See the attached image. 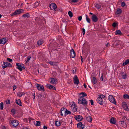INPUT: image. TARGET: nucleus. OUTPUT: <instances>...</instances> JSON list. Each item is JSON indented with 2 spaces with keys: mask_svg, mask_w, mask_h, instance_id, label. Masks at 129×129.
<instances>
[{
  "mask_svg": "<svg viewBox=\"0 0 129 129\" xmlns=\"http://www.w3.org/2000/svg\"><path fill=\"white\" fill-rule=\"evenodd\" d=\"M80 94H82V96L78 99V104H82L85 106H86L87 104V102L84 97L87 96L86 94L83 92H82Z\"/></svg>",
  "mask_w": 129,
  "mask_h": 129,
  "instance_id": "obj_1",
  "label": "nucleus"
},
{
  "mask_svg": "<svg viewBox=\"0 0 129 129\" xmlns=\"http://www.w3.org/2000/svg\"><path fill=\"white\" fill-rule=\"evenodd\" d=\"M23 10L22 9H19L15 11L14 13L10 14L11 16H16L19 14L23 12Z\"/></svg>",
  "mask_w": 129,
  "mask_h": 129,
  "instance_id": "obj_2",
  "label": "nucleus"
},
{
  "mask_svg": "<svg viewBox=\"0 0 129 129\" xmlns=\"http://www.w3.org/2000/svg\"><path fill=\"white\" fill-rule=\"evenodd\" d=\"M16 66H17L16 68L20 71H21L22 70L24 69H25L24 65L20 63H17Z\"/></svg>",
  "mask_w": 129,
  "mask_h": 129,
  "instance_id": "obj_3",
  "label": "nucleus"
},
{
  "mask_svg": "<svg viewBox=\"0 0 129 129\" xmlns=\"http://www.w3.org/2000/svg\"><path fill=\"white\" fill-rule=\"evenodd\" d=\"M108 99L111 102L114 104H116V102L115 99L112 95H109Z\"/></svg>",
  "mask_w": 129,
  "mask_h": 129,
  "instance_id": "obj_4",
  "label": "nucleus"
},
{
  "mask_svg": "<svg viewBox=\"0 0 129 129\" xmlns=\"http://www.w3.org/2000/svg\"><path fill=\"white\" fill-rule=\"evenodd\" d=\"M36 85L37 86V88L39 90H42L43 91L45 90L43 85L39 84L38 83H36Z\"/></svg>",
  "mask_w": 129,
  "mask_h": 129,
  "instance_id": "obj_5",
  "label": "nucleus"
},
{
  "mask_svg": "<svg viewBox=\"0 0 129 129\" xmlns=\"http://www.w3.org/2000/svg\"><path fill=\"white\" fill-rule=\"evenodd\" d=\"M74 83L75 84L77 85L79 83V80L78 79L77 76L75 75L73 78Z\"/></svg>",
  "mask_w": 129,
  "mask_h": 129,
  "instance_id": "obj_6",
  "label": "nucleus"
},
{
  "mask_svg": "<svg viewBox=\"0 0 129 129\" xmlns=\"http://www.w3.org/2000/svg\"><path fill=\"white\" fill-rule=\"evenodd\" d=\"M70 57L71 58H74L75 56V52L74 50L72 49L70 51Z\"/></svg>",
  "mask_w": 129,
  "mask_h": 129,
  "instance_id": "obj_7",
  "label": "nucleus"
},
{
  "mask_svg": "<svg viewBox=\"0 0 129 129\" xmlns=\"http://www.w3.org/2000/svg\"><path fill=\"white\" fill-rule=\"evenodd\" d=\"M11 123L12 124L13 126L14 127H16L19 124L18 121L15 120H12Z\"/></svg>",
  "mask_w": 129,
  "mask_h": 129,
  "instance_id": "obj_8",
  "label": "nucleus"
},
{
  "mask_svg": "<svg viewBox=\"0 0 129 129\" xmlns=\"http://www.w3.org/2000/svg\"><path fill=\"white\" fill-rule=\"evenodd\" d=\"M119 123L120 126H122L124 128L126 127H127L126 123L123 121H119Z\"/></svg>",
  "mask_w": 129,
  "mask_h": 129,
  "instance_id": "obj_9",
  "label": "nucleus"
},
{
  "mask_svg": "<svg viewBox=\"0 0 129 129\" xmlns=\"http://www.w3.org/2000/svg\"><path fill=\"white\" fill-rule=\"evenodd\" d=\"M85 125L83 124L82 122H80L77 124V127L81 129H83Z\"/></svg>",
  "mask_w": 129,
  "mask_h": 129,
  "instance_id": "obj_10",
  "label": "nucleus"
},
{
  "mask_svg": "<svg viewBox=\"0 0 129 129\" xmlns=\"http://www.w3.org/2000/svg\"><path fill=\"white\" fill-rule=\"evenodd\" d=\"M122 106L124 110L127 111H129V109L128 108L127 105L125 102L123 103Z\"/></svg>",
  "mask_w": 129,
  "mask_h": 129,
  "instance_id": "obj_11",
  "label": "nucleus"
},
{
  "mask_svg": "<svg viewBox=\"0 0 129 129\" xmlns=\"http://www.w3.org/2000/svg\"><path fill=\"white\" fill-rule=\"evenodd\" d=\"M91 19L93 22H96L98 20V18L96 15L93 14L91 17Z\"/></svg>",
  "mask_w": 129,
  "mask_h": 129,
  "instance_id": "obj_12",
  "label": "nucleus"
},
{
  "mask_svg": "<svg viewBox=\"0 0 129 129\" xmlns=\"http://www.w3.org/2000/svg\"><path fill=\"white\" fill-rule=\"evenodd\" d=\"M50 7L51 9L55 10L57 8V6L55 3H52L50 5Z\"/></svg>",
  "mask_w": 129,
  "mask_h": 129,
  "instance_id": "obj_13",
  "label": "nucleus"
},
{
  "mask_svg": "<svg viewBox=\"0 0 129 129\" xmlns=\"http://www.w3.org/2000/svg\"><path fill=\"white\" fill-rule=\"evenodd\" d=\"M75 118L78 121H81L83 119L82 117L80 115L76 116Z\"/></svg>",
  "mask_w": 129,
  "mask_h": 129,
  "instance_id": "obj_14",
  "label": "nucleus"
},
{
  "mask_svg": "<svg viewBox=\"0 0 129 129\" xmlns=\"http://www.w3.org/2000/svg\"><path fill=\"white\" fill-rule=\"evenodd\" d=\"M122 43L119 40L115 41L114 43V44L116 45L118 47H120L119 45H120Z\"/></svg>",
  "mask_w": 129,
  "mask_h": 129,
  "instance_id": "obj_15",
  "label": "nucleus"
},
{
  "mask_svg": "<svg viewBox=\"0 0 129 129\" xmlns=\"http://www.w3.org/2000/svg\"><path fill=\"white\" fill-rule=\"evenodd\" d=\"M66 110V108H64L63 107L61 109L60 111V115H61L62 116L63 115V113H65Z\"/></svg>",
  "mask_w": 129,
  "mask_h": 129,
  "instance_id": "obj_16",
  "label": "nucleus"
},
{
  "mask_svg": "<svg viewBox=\"0 0 129 129\" xmlns=\"http://www.w3.org/2000/svg\"><path fill=\"white\" fill-rule=\"evenodd\" d=\"M47 88H48L49 89L53 90H56L55 87L53 86L50 85L49 84H47Z\"/></svg>",
  "mask_w": 129,
  "mask_h": 129,
  "instance_id": "obj_17",
  "label": "nucleus"
},
{
  "mask_svg": "<svg viewBox=\"0 0 129 129\" xmlns=\"http://www.w3.org/2000/svg\"><path fill=\"white\" fill-rule=\"evenodd\" d=\"M51 81L50 82L52 84H56V83L57 82V80L56 78H51Z\"/></svg>",
  "mask_w": 129,
  "mask_h": 129,
  "instance_id": "obj_18",
  "label": "nucleus"
},
{
  "mask_svg": "<svg viewBox=\"0 0 129 129\" xmlns=\"http://www.w3.org/2000/svg\"><path fill=\"white\" fill-rule=\"evenodd\" d=\"M98 103L101 105H103V100L101 97H99L98 98Z\"/></svg>",
  "mask_w": 129,
  "mask_h": 129,
  "instance_id": "obj_19",
  "label": "nucleus"
},
{
  "mask_svg": "<svg viewBox=\"0 0 129 129\" xmlns=\"http://www.w3.org/2000/svg\"><path fill=\"white\" fill-rule=\"evenodd\" d=\"M6 42V39L3 38L1 39L0 41V44H4Z\"/></svg>",
  "mask_w": 129,
  "mask_h": 129,
  "instance_id": "obj_20",
  "label": "nucleus"
},
{
  "mask_svg": "<svg viewBox=\"0 0 129 129\" xmlns=\"http://www.w3.org/2000/svg\"><path fill=\"white\" fill-rule=\"evenodd\" d=\"M8 62H3V64L2 65L3 68L4 69L8 67Z\"/></svg>",
  "mask_w": 129,
  "mask_h": 129,
  "instance_id": "obj_21",
  "label": "nucleus"
},
{
  "mask_svg": "<svg viewBox=\"0 0 129 129\" xmlns=\"http://www.w3.org/2000/svg\"><path fill=\"white\" fill-rule=\"evenodd\" d=\"M110 122L112 124H115L116 123L114 117H112L110 120Z\"/></svg>",
  "mask_w": 129,
  "mask_h": 129,
  "instance_id": "obj_22",
  "label": "nucleus"
},
{
  "mask_svg": "<svg viewBox=\"0 0 129 129\" xmlns=\"http://www.w3.org/2000/svg\"><path fill=\"white\" fill-rule=\"evenodd\" d=\"M92 81L94 84H95L97 82V80L94 77H92Z\"/></svg>",
  "mask_w": 129,
  "mask_h": 129,
  "instance_id": "obj_23",
  "label": "nucleus"
},
{
  "mask_svg": "<svg viewBox=\"0 0 129 129\" xmlns=\"http://www.w3.org/2000/svg\"><path fill=\"white\" fill-rule=\"evenodd\" d=\"M86 119L87 121L90 122H91L92 121V118L90 116H88L86 117Z\"/></svg>",
  "mask_w": 129,
  "mask_h": 129,
  "instance_id": "obj_24",
  "label": "nucleus"
},
{
  "mask_svg": "<svg viewBox=\"0 0 129 129\" xmlns=\"http://www.w3.org/2000/svg\"><path fill=\"white\" fill-rule=\"evenodd\" d=\"M121 74L122 78L123 79H125L127 77V75L125 73H124L123 72H122Z\"/></svg>",
  "mask_w": 129,
  "mask_h": 129,
  "instance_id": "obj_25",
  "label": "nucleus"
},
{
  "mask_svg": "<svg viewBox=\"0 0 129 129\" xmlns=\"http://www.w3.org/2000/svg\"><path fill=\"white\" fill-rule=\"evenodd\" d=\"M30 15L29 13H26L22 15V17L24 18H28L30 17Z\"/></svg>",
  "mask_w": 129,
  "mask_h": 129,
  "instance_id": "obj_26",
  "label": "nucleus"
},
{
  "mask_svg": "<svg viewBox=\"0 0 129 129\" xmlns=\"http://www.w3.org/2000/svg\"><path fill=\"white\" fill-rule=\"evenodd\" d=\"M16 103L19 105L21 106V102L20 99L16 100Z\"/></svg>",
  "mask_w": 129,
  "mask_h": 129,
  "instance_id": "obj_27",
  "label": "nucleus"
},
{
  "mask_svg": "<svg viewBox=\"0 0 129 129\" xmlns=\"http://www.w3.org/2000/svg\"><path fill=\"white\" fill-rule=\"evenodd\" d=\"M117 14H120L122 13V10L120 9H117L116 11Z\"/></svg>",
  "mask_w": 129,
  "mask_h": 129,
  "instance_id": "obj_28",
  "label": "nucleus"
},
{
  "mask_svg": "<svg viewBox=\"0 0 129 129\" xmlns=\"http://www.w3.org/2000/svg\"><path fill=\"white\" fill-rule=\"evenodd\" d=\"M116 35H121L122 34V33H121V31L120 30H116Z\"/></svg>",
  "mask_w": 129,
  "mask_h": 129,
  "instance_id": "obj_29",
  "label": "nucleus"
},
{
  "mask_svg": "<svg viewBox=\"0 0 129 129\" xmlns=\"http://www.w3.org/2000/svg\"><path fill=\"white\" fill-rule=\"evenodd\" d=\"M129 63V59H127L125 61V62H123V66H125Z\"/></svg>",
  "mask_w": 129,
  "mask_h": 129,
  "instance_id": "obj_30",
  "label": "nucleus"
},
{
  "mask_svg": "<svg viewBox=\"0 0 129 129\" xmlns=\"http://www.w3.org/2000/svg\"><path fill=\"white\" fill-rule=\"evenodd\" d=\"M43 42V40H40L38 41L37 42V44L38 45H42Z\"/></svg>",
  "mask_w": 129,
  "mask_h": 129,
  "instance_id": "obj_31",
  "label": "nucleus"
},
{
  "mask_svg": "<svg viewBox=\"0 0 129 129\" xmlns=\"http://www.w3.org/2000/svg\"><path fill=\"white\" fill-rule=\"evenodd\" d=\"M123 98L125 99H128L129 98V95L127 94H124L123 95Z\"/></svg>",
  "mask_w": 129,
  "mask_h": 129,
  "instance_id": "obj_32",
  "label": "nucleus"
},
{
  "mask_svg": "<svg viewBox=\"0 0 129 129\" xmlns=\"http://www.w3.org/2000/svg\"><path fill=\"white\" fill-rule=\"evenodd\" d=\"M86 19L87 22L89 23H90V19L88 17L87 15H86Z\"/></svg>",
  "mask_w": 129,
  "mask_h": 129,
  "instance_id": "obj_33",
  "label": "nucleus"
},
{
  "mask_svg": "<svg viewBox=\"0 0 129 129\" xmlns=\"http://www.w3.org/2000/svg\"><path fill=\"white\" fill-rule=\"evenodd\" d=\"M71 114V112L67 110V109H66V112H65V115L66 116L68 114Z\"/></svg>",
  "mask_w": 129,
  "mask_h": 129,
  "instance_id": "obj_34",
  "label": "nucleus"
},
{
  "mask_svg": "<svg viewBox=\"0 0 129 129\" xmlns=\"http://www.w3.org/2000/svg\"><path fill=\"white\" fill-rule=\"evenodd\" d=\"M39 2H40L39 1H38L37 2H35L34 4L35 7H34V8L37 7L39 5Z\"/></svg>",
  "mask_w": 129,
  "mask_h": 129,
  "instance_id": "obj_35",
  "label": "nucleus"
},
{
  "mask_svg": "<svg viewBox=\"0 0 129 129\" xmlns=\"http://www.w3.org/2000/svg\"><path fill=\"white\" fill-rule=\"evenodd\" d=\"M55 124L56 126H58L60 125V123L59 122L56 121H55Z\"/></svg>",
  "mask_w": 129,
  "mask_h": 129,
  "instance_id": "obj_36",
  "label": "nucleus"
},
{
  "mask_svg": "<svg viewBox=\"0 0 129 129\" xmlns=\"http://www.w3.org/2000/svg\"><path fill=\"white\" fill-rule=\"evenodd\" d=\"M3 103L2 102L0 103V109L1 110L3 109Z\"/></svg>",
  "mask_w": 129,
  "mask_h": 129,
  "instance_id": "obj_37",
  "label": "nucleus"
},
{
  "mask_svg": "<svg viewBox=\"0 0 129 129\" xmlns=\"http://www.w3.org/2000/svg\"><path fill=\"white\" fill-rule=\"evenodd\" d=\"M68 14L70 17H71L73 16V13L71 11H69L68 12Z\"/></svg>",
  "mask_w": 129,
  "mask_h": 129,
  "instance_id": "obj_38",
  "label": "nucleus"
},
{
  "mask_svg": "<svg viewBox=\"0 0 129 129\" xmlns=\"http://www.w3.org/2000/svg\"><path fill=\"white\" fill-rule=\"evenodd\" d=\"M95 7L98 9H100L101 8V6L98 4H96L95 6Z\"/></svg>",
  "mask_w": 129,
  "mask_h": 129,
  "instance_id": "obj_39",
  "label": "nucleus"
},
{
  "mask_svg": "<svg viewBox=\"0 0 129 129\" xmlns=\"http://www.w3.org/2000/svg\"><path fill=\"white\" fill-rule=\"evenodd\" d=\"M36 124H35L37 126H39L40 125L41 122L39 121H37Z\"/></svg>",
  "mask_w": 129,
  "mask_h": 129,
  "instance_id": "obj_40",
  "label": "nucleus"
},
{
  "mask_svg": "<svg viewBox=\"0 0 129 129\" xmlns=\"http://www.w3.org/2000/svg\"><path fill=\"white\" fill-rule=\"evenodd\" d=\"M7 59L8 61L10 62H12V59L9 58H7Z\"/></svg>",
  "mask_w": 129,
  "mask_h": 129,
  "instance_id": "obj_41",
  "label": "nucleus"
},
{
  "mask_svg": "<svg viewBox=\"0 0 129 129\" xmlns=\"http://www.w3.org/2000/svg\"><path fill=\"white\" fill-rule=\"evenodd\" d=\"M31 58V57L29 56H28L27 57V59L26 61V62H28L29 61V60H30V58Z\"/></svg>",
  "mask_w": 129,
  "mask_h": 129,
  "instance_id": "obj_42",
  "label": "nucleus"
},
{
  "mask_svg": "<svg viewBox=\"0 0 129 129\" xmlns=\"http://www.w3.org/2000/svg\"><path fill=\"white\" fill-rule=\"evenodd\" d=\"M89 101L91 103V105H93V100H89Z\"/></svg>",
  "mask_w": 129,
  "mask_h": 129,
  "instance_id": "obj_43",
  "label": "nucleus"
},
{
  "mask_svg": "<svg viewBox=\"0 0 129 129\" xmlns=\"http://www.w3.org/2000/svg\"><path fill=\"white\" fill-rule=\"evenodd\" d=\"M117 23L115 22H114L112 24L113 26L114 27H115L116 26Z\"/></svg>",
  "mask_w": 129,
  "mask_h": 129,
  "instance_id": "obj_44",
  "label": "nucleus"
},
{
  "mask_svg": "<svg viewBox=\"0 0 129 129\" xmlns=\"http://www.w3.org/2000/svg\"><path fill=\"white\" fill-rule=\"evenodd\" d=\"M122 119L123 121L126 120V118L125 116H123L122 118Z\"/></svg>",
  "mask_w": 129,
  "mask_h": 129,
  "instance_id": "obj_45",
  "label": "nucleus"
},
{
  "mask_svg": "<svg viewBox=\"0 0 129 129\" xmlns=\"http://www.w3.org/2000/svg\"><path fill=\"white\" fill-rule=\"evenodd\" d=\"M6 103L7 104H9L10 103V100L9 99L8 101H6Z\"/></svg>",
  "mask_w": 129,
  "mask_h": 129,
  "instance_id": "obj_46",
  "label": "nucleus"
},
{
  "mask_svg": "<svg viewBox=\"0 0 129 129\" xmlns=\"http://www.w3.org/2000/svg\"><path fill=\"white\" fill-rule=\"evenodd\" d=\"M18 21L17 20H15L14 21H13V23L15 24H16L17 23V22H18Z\"/></svg>",
  "mask_w": 129,
  "mask_h": 129,
  "instance_id": "obj_47",
  "label": "nucleus"
},
{
  "mask_svg": "<svg viewBox=\"0 0 129 129\" xmlns=\"http://www.w3.org/2000/svg\"><path fill=\"white\" fill-rule=\"evenodd\" d=\"M99 97H101L102 99V98H105V96L103 95V94H101L100 96Z\"/></svg>",
  "mask_w": 129,
  "mask_h": 129,
  "instance_id": "obj_48",
  "label": "nucleus"
},
{
  "mask_svg": "<svg viewBox=\"0 0 129 129\" xmlns=\"http://www.w3.org/2000/svg\"><path fill=\"white\" fill-rule=\"evenodd\" d=\"M121 6L122 7H124L125 5V3L124 2H122L121 4Z\"/></svg>",
  "mask_w": 129,
  "mask_h": 129,
  "instance_id": "obj_49",
  "label": "nucleus"
},
{
  "mask_svg": "<svg viewBox=\"0 0 129 129\" xmlns=\"http://www.w3.org/2000/svg\"><path fill=\"white\" fill-rule=\"evenodd\" d=\"M17 95L21 97L22 95V94L20 92H19V93H18Z\"/></svg>",
  "mask_w": 129,
  "mask_h": 129,
  "instance_id": "obj_50",
  "label": "nucleus"
},
{
  "mask_svg": "<svg viewBox=\"0 0 129 129\" xmlns=\"http://www.w3.org/2000/svg\"><path fill=\"white\" fill-rule=\"evenodd\" d=\"M32 95H33V98L34 99V100L35 99V93H33L32 94Z\"/></svg>",
  "mask_w": 129,
  "mask_h": 129,
  "instance_id": "obj_51",
  "label": "nucleus"
},
{
  "mask_svg": "<svg viewBox=\"0 0 129 129\" xmlns=\"http://www.w3.org/2000/svg\"><path fill=\"white\" fill-rule=\"evenodd\" d=\"M82 19V16H79L78 17V20L79 21H80Z\"/></svg>",
  "mask_w": 129,
  "mask_h": 129,
  "instance_id": "obj_52",
  "label": "nucleus"
},
{
  "mask_svg": "<svg viewBox=\"0 0 129 129\" xmlns=\"http://www.w3.org/2000/svg\"><path fill=\"white\" fill-rule=\"evenodd\" d=\"M82 32L83 33V35H84L85 34V30L83 28L82 29Z\"/></svg>",
  "mask_w": 129,
  "mask_h": 129,
  "instance_id": "obj_53",
  "label": "nucleus"
},
{
  "mask_svg": "<svg viewBox=\"0 0 129 129\" xmlns=\"http://www.w3.org/2000/svg\"><path fill=\"white\" fill-rule=\"evenodd\" d=\"M79 0H72V1L74 3L77 2Z\"/></svg>",
  "mask_w": 129,
  "mask_h": 129,
  "instance_id": "obj_54",
  "label": "nucleus"
},
{
  "mask_svg": "<svg viewBox=\"0 0 129 129\" xmlns=\"http://www.w3.org/2000/svg\"><path fill=\"white\" fill-rule=\"evenodd\" d=\"M103 75L102 74V76H101V78H100V80H101L102 81H103Z\"/></svg>",
  "mask_w": 129,
  "mask_h": 129,
  "instance_id": "obj_55",
  "label": "nucleus"
},
{
  "mask_svg": "<svg viewBox=\"0 0 129 129\" xmlns=\"http://www.w3.org/2000/svg\"><path fill=\"white\" fill-rule=\"evenodd\" d=\"M74 107L73 108H75V109L76 110H77V107L76 106V104H74Z\"/></svg>",
  "mask_w": 129,
  "mask_h": 129,
  "instance_id": "obj_56",
  "label": "nucleus"
},
{
  "mask_svg": "<svg viewBox=\"0 0 129 129\" xmlns=\"http://www.w3.org/2000/svg\"><path fill=\"white\" fill-rule=\"evenodd\" d=\"M8 67H12V65L11 63H10L9 62H8Z\"/></svg>",
  "mask_w": 129,
  "mask_h": 129,
  "instance_id": "obj_57",
  "label": "nucleus"
},
{
  "mask_svg": "<svg viewBox=\"0 0 129 129\" xmlns=\"http://www.w3.org/2000/svg\"><path fill=\"white\" fill-rule=\"evenodd\" d=\"M13 90H14L16 88V86H15V85H14V86H13Z\"/></svg>",
  "mask_w": 129,
  "mask_h": 129,
  "instance_id": "obj_58",
  "label": "nucleus"
},
{
  "mask_svg": "<svg viewBox=\"0 0 129 129\" xmlns=\"http://www.w3.org/2000/svg\"><path fill=\"white\" fill-rule=\"evenodd\" d=\"M53 62H52V61H50V62L49 63L51 65H53Z\"/></svg>",
  "mask_w": 129,
  "mask_h": 129,
  "instance_id": "obj_59",
  "label": "nucleus"
},
{
  "mask_svg": "<svg viewBox=\"0 0 129 129\" xmlns=\"http://www.w3.org/2000/svg\"><path fill=\"white\" fill-rule=\"evenodd\" d=\"M80 57H81V61H82V63L83 62V58H82V56H81Z\"/></svg>",
  "mask_w": 129,
  "mask_h": 129,
  "instance_id": "obj_60",
  "label": "nucleus"
},
{
  "mask_svg": "<svg viewBox=\"0 0 129 129\" xmlns=\"http://www.w3.org/2000/svg\"><path fill=\"white\" fill-rule=\"evenodd\" d=\"M36 21H37V20H39L40 21V18H38V17H37L36 18Z\"/></svg>",
  "mask_w": 129,
  "mask_h": 129,
  "instance_id": "obj_61",
  "label": "nucleus"
},
{
  "mask_svg": "<svg viewBox=\"0 0 129 129\" xmlns=\"http://www.w3.org/2000/svg\"><path fill=\"white\" fill-rule=\"evenodd\" d=\"M44 129H47V127L45 126H44L43 127Z\"/></svg>",
  "mask_w": 129,
  "mask_h": 129,
  "instance_id": "obj_62",
  "label": "nucleus"
},
{
  "mask_svg": "<svg viewBox=\"0 0 129 129\" xmlns=\"http://www.w3.org/2000/svg\"><path fill=\"white\" fill-rule=\"evenodd\" d=\"M109 43H108L106 44V47H108V46H109L110 45H109Z\"/></svg>",
  "mask_w": 129,
  "mask_h": 129,
  "instance_id": "obj_63",
  "label": "nucleus"
},
{
  "mask_svg": "<svg viewBox=\"0 0 129 129\" xmlns=\"http://www.w3.org/2000/svg\"><path fill=\"white\" fill-rule=\"evenodd\" d=\"M83 86H84V87L85 88H86V84L85 83H84V84Z\"/></svg>",
  "mask_w": 129,
  "mask_h": 129,
  "instance_id": "obj_64",
  "label": "nucleus"
}]
</instances>
